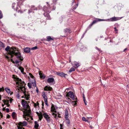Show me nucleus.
<instances>
[{
	"label": "nucleus",
	"instance_id": "f257e3e1",
	"mask_svg": "<svg viewBox=\"0 0 129 129\" xmlns=\"http://www.w3.org/2000/svg\"><path fill=\"white\" fill-rule=\"evenodd\" d=\"M5 49L7 51L6 53L7 55L5 56V57L8 59H9L10 57L12 58L14 55H15L17 56V58L20 60H23V59L20 53L16 48L13 47L10 48V46H8Z\"/></svg>",
	"mask_w": 129,
	"mask_h": 129
},
{
	"label": "nucleus",
	"instance_id": "f03ea898",
	"mask_svg": "<svg viewBox=\"0 0 129 129\" xmlns=\"http://www.w3.org/2000/svg\"><path fill=\"white\" fill-rule=\"evenodd\" d=\"M13 78L14 79L15 81H16V84H18V92H20L21 91H23L24 93V98L27 100H29L30 97V95L29 93L28 92H26L24 91L25 88V86L26 84L23 81H22L21 79H19L18 78L15 76L14 75H13Z\"/></svg>",
	"mask_w": 129,
	"mask_h": 129
},
{
	"label": "nucleus",
	"instance_id": "7ed1b4c3",
	"mask_svg": "<svg viewBox=\"0 0 129 129\" xmlns=\"http://www.w3.org/2000/svg\"><path fill=\"white\" fill-rule=\"evenodd\" d=\"M22 104L23 107L25 108L24 111H23V112L25 114L23 115V117L25 118V119L27 120L26 118V116H29L31 113V110L30 109L29 107L27 105V103L24 100H22Z\"/></svg>",
	"mask_w": 129,
	"mask_h": 129
},
{
	"label": "nucleus",
	"instance_id": "20e7f679",
	"mask_svg": "<svg viewBox=\"0 0 129 129\" xmlns=\"http://www.w3.org/2000/svg\"><path fill=\"white\" fill-rule=\"evenodd\" d=\"M37 114L38 115L39 117V119L40 120H41L43 118V115L44 117L46 119L47 121L49 122L50 121V117L47 114L45 113H42L40 112L39 113L38 112H36Z\"/></svg>",
	"mask_w": 129,
	"mask_h": 129
},
{
	"label": "nucleus",
	"instance_id": "39448f33",
	"mask_svg": "<svg viewBox=\"0 0 129 129\" xmlns=\"http://www.w3.org/2000/svg\"><path fill=\"white\" fill-rule=\"evenodd\" d=\"M66 96L68 97V99H69V97H70L73 100L75 99V96L73 93L71 91H70L68 92H67V94L66 95Z\"/></svg>",
	"mask_w": 129,
	"mask_h": 129
},
{
	"label": "nucleus",
	"instance_id": "423d86ee",
	"mask_svg": "<svg viewBox=\"0 0 129 129\" xmlns=\"http://www.w3.org/2000/svg\"><path fill=\"white\" fill-rule=\"evenodd\" d=\"M121 18L122 17L119 18L114 17H113L112 18L109 19L107 20L110 21H114L120 20L121 19ZM105 21H106V20Z\"/></svg>",
	"mask_w": 129,
	"mask_h": 129
},
{
	"label": "nucleus",
	"instance_id": "0eeeda50",
	"mask_svg": "<svg viewBox=\"0 0 129 129\" xmlns=\"http://www.w3.org/2000/svg\"><path fill=\"white\" fill-rule=\"evenodd\" d=\"M18 124L20 126H26L27 124V123L26 121H24L22 122H19L18 123Z\"/></svg>",
	"mask_w": 129,
	"mask_h": 129
},
{
	"label": "nucleus",
	"instance_id": "6e6552de",
	"mask_svg": "<svg viewBox=\"0 0 129 129\" xmlns=\"http://www.w3.org/2000/svg\"><path fill=\"white\" fill-rule=\"evenodd\" d=\"M106 20L102 19L99 18H96L95 20H93L92 22L93 24H94L98 21H105Z\"/></svg>",
	"mask_w": 129,
	"mask_h": 129
},
{
	"label": "nucleus",
	"instance_id": "1a4fd4ad",
	"mask_svg": "<svg viewBox=\"0 0 129 129\" xmlns=\"http://www.w3.org/2000/svg\"><path fill=\"white\" fill-rule=\"evenodd\" d=\"M52 89L51 87L47 86H45L44 88V90L45 91H51Z\"/></svg>",
	"mask_w": 129,
	"mask_h": 129
},
{
	"label": "nucleus",
	"instance_id": "9d476101",
	"mask_svg": "<svg viewBox=\"0 0 129 129\" xmlns=\"http://www.w3.org/2000/svg\"><path fill=\"white\" fill-rule=\"evenodd\" d=\"M30 50V49L28 47H26L24 49V52L26 53L29 52Z\"/></svg>",
	"mask_w": 129,
	"mask_h": 129
},
{
	"label": "nucleus",
	"instance_id": "9b49d317",
	"mask_svg": "<svg viewBox=\"0 0 129 129\" xmlns=\"http://www.w3.org/2000/svg\"><path fill=\"white\" fill-rule=\"evenodd\" d=\"M74 67L75 68H78L80 66L79 63L76 61H75L74 62Z\"/></svg>",
	"mask_w": 129,
	"mask_h": 129
},
{
	"label": "nucleus",
	"instance_id": "f8f14e48",
	"mask_svg": "<svg viewBox=\"0 0 129 129\" xmlns=\"http://www.w3.org/2000/svg\"><path fill=\"white\" fill-rule=\"evenodd\" d=\"M57 74L58 75L60 76L61 77H64L66 75H67L66 74H65L63 73L58 72L57 73Z\"/></svg>",
	"mask_w": 129,
	"mask_h": 129
},
{
	"label": "nucleus",
	"instance_id": "ddd939ff",
	"mask_svg": "<svg viewBox=\"0 0 129 129\" xmlns=\"http://www.w3.org/2000/svg\"><path fill=\"white\" fill-rule=\"evenodd\" d=\"M47 41H50L53 40V39L50 36L47 37Z\"/></svg>",
	"mask_w": 129,
	"mask_h": 129
},
{
	"label": "nucleus",
	"instance_id": "4468645a",
	"mask_svg": "<svg viewBox=\"0 0 129 129\" xmlns=\"http://www.w3.org/2000/svg\"><path fill=\"white\" fill-rule=\"evenodd\" d=\"M47 81L49 83L53 82L54 81V79L53 78H49Z\"/></svg>",
	"mask_w": 129,
	"mask_h": 129
},
{
	"label": "nucleus",
	"instance_id": "2eb2a0df",
	"mask_svg": "<svg viewBox=\"0 0 129 129\" xmlns=\"http://www.w3.org/2000/svg\"><path fill=\"white\" fill-rule=\"evenodd\" d=\"M39 75L41 78L44 79L45 77V75L41 73V72H39Z\"/></svg>",
	"mask_w": 129,
	"mask_h": 129
},
{
	"label": "nucleus",
	"instance_id": "dca6fc26",
	"mask_svg": "<svg viewBox=\"0 0 129 129\" xmlns=\"http://www.w3.org/2000/svg\"><path fill=\"white\" fill-rule=\"evenodd\" d=\"M51 111L52 112H56L55 109L54 105H52V106L51 107Z\"/></svg>",
	"mask_w": 129,
	"mask_h": 129
},
{
	"label": "nucleus",
	"instance_id": "f3484780",
	"mask_svg": "<svg viewBox=\"0 0 129 129\" xmlns=\"http://www.w3.org/2000/svg\"><path fill=\"white\" fill-rule=\"evenodd\" d=\"M65 118H68L69 116L68 115V110H65Z\"/></svg>",
	"mask_w": 129,
	"mask_h": 129
},
{
	"label": "nucleus",
	"instance_id": "a211bd4d",
	"mask_svg": "<svg viewBox=\"0 0 129 129\" xmlns=\"http://www.w3.org/2000/svg\"><path fill=\"white\" fill-rule=\"evenodd\" d=\"M2 101L5 104L7 105L8 104H9V101L7 100H3Z\"/></svg>",
	"mask_w": 129,
	"mask_h": 129
},
{
	"label": "nucleus",
	"instance_id": "6ab92c4d",
	"mask_svg": "<svg viewBox=\"0 0 129 129\" xmlns=\"http://www.w3.org/2000/svg\"><path fill=\"white\" fill-rule=\"evenodd\" d=\"M35 128H38L39 126V125L38 124V122L37 121H35Z\"/></svg>",
	"mask_w": 129,
	"mask_h": 129
},
{
	"label": "nucleus",
	"instance_id": "aec40b11",
	"mask_svg": "<svg viewBox=\"0 0 129 129\" xmlns=\"http://www.w3.org/2000/svg\"><path fill=\"white\" fill-rule=\"evenodd\" d=\"M82 119L83 121H84L85 122H89V121L88 120V119H86V118H85V117H83L82 118Z\"/></svg>",
	"mask_w": 129,
	"mask_h": 129
},
{
	"label": "nucleus",
	"instance_id": "412c9836",
	"mask_svg": "<svg viewBox=\"0 0 129 129\" xmlns=\"http://www.w3.org/2000/svg\"><path fill=\"white\" fill-rule=\"evenodd\" d=\"M5 90L8 93H10L11 92L10 90L9 89L6 88L5 89Z\"/></svg>",
	"mask_w": 129,
	"mask_h": 129
},
{
	"label": "nucleus",
	"instance_id": "4be33fe9",
	"mask_svg": "<svg viewBox=\"0 0 129 129\" xmlns=\"http://www.w3.org/2000/svg\"><path fill=\"white\" fill-rule=\"evenodd\" d=\"M75 69L73 68H71V69L69 70V72L71 73L72 72V71H75Z\"/></svg>",
	"mask_w": 129,
	"mask_h": 129
},
{
	"label": "nucleus",
	"instance_id": "5701e85b",
	"mask_svg": "<svg viewBox=\"0 0 129 129\" xmlns=\"http://www.w3.org/2000/svg\"><path fill=\"white\" fill-rule=\"evenodd\" d=\"M0 47H5L4 45L1 42H0Z\"/></svg>",
	"mask_w": 129,
	"mask_h": 129
},
{
	"label": "nucleus",
	"instance_id": "b1692460",
	"mask_svg": "<svg viewBox=\"0 0 129 129\" xmlns=\"http://www.w3.org/2000/svg\"><path fill=\"white\" fill-rule=\"evenodd\" d=\"M29 75L30 77H31L34 80V81L35 82V81L34 79V76L32 75L30 73H29Z\"/></svg>",
	"mask_w": 129,
	"mask_h": 129
},
{
	"label": "nucleus",
	"instance_id": "393cba45",
	"mask_svg": "<svg viewBox=\"0 0 129 129\" xmlns=\"http://www.w3.org/2000/svg\"><path fill=\"white\" fill-rule=\"evenodd\" d=\"M28 86L29 87V88H30L31 87V86H32V83H28Z\"/></svg>",
	"mask_w": 129,
	"mask_h": 129
},
{
	"label": "nucleus",
	"instance_id": "a878e982",
	"mask_svg": "<svg viewBox=\"0 0 129 129\" xmlns=\"http://www.w3.org/2000/svg\"><path fill=\"white\" fill-rule=\"evenodd\" d=\"M19 69L21 72H23L24 71V69L21 67H20L19 68Z\"/></svg>",
	"mask_w": 129,
	"mask_h": 129
},
{
	"label": "nucleus",
	"instance_id": "bb28decb",
	"mask_svg": "<svg viewBox=\"0 0 129 129\" xmlns=\"http://www.w3.org/2000/svg\"><path fill=\"white\" fill-rule=\"evenodd\" d=\"M65 119H66V122L68 124H69L70 123V121L69 119L68 118H65Z\"/></svg>",
	"mask_w": 129,
	"mask_h": 129
},
{
	"label": "nucleus",
	"instance_id": "cd10ccee",
	"mask_svg": "<svg viewBox=\"0 0 129 129\" xmlns=\"http://www.w3.org/2000/svg\"><path fill=\"white\" fill-rule=\"evenodd\" d=\"M15 4L14 3L12 5V7L15 10H17V8H15Z\"/></svg>",
	"mask_w": 129,
	"mask_h": 129
},
{
	"label": "nucleus",
	"instance_id": "c85d7f7f",
	"mask_svg": "<svg viewBox=\"0 0 129 129\" xmlns=\"http://www.w3.org/2000/svg\"><path fill=\"white\" fill-rule=\"evenodd\" d=\"M16 113L15 112H13L12 114V116L13 118H15Z\"/></svg>",
	"mask_w": 129,
	"mask_h": 129
},
{
	"label": "nucleus",
	"instance_id": "c756f323",
	"mask_svg": "<svg viewBox=\"0 0 129 129\" xmlns=\"http://www.w3.org/2000/svg\"><path fill=\"white\" fill-rule=\"evenodd\" d=\"M3 17L2 13L1 11L0 10V19L2 18Z\"/></svg>",
	"mask_w": 129,
	"mask_h": 129
},
{
	"label": "nucleus",
	"instance_id": "7c9ffc66",
	"mask_svg": "<svg viewBox=\"0 0 129 129\" xmlns=\"http://www.w3.org/2000/svg\"><path fill=\"white\" fill-rule=\"evenodd\" d=\"M32 86H33L34 87H35L36 86V84L35 83L32 82Z\"/></svg>",
	"mask_w": 129,
	"mask_h": 129
},
{
	"label": "nucleus",
	"instance_id": "2f4dec72",
	"mask_svg": "<svg viewBox=\"0 0 129 129\" xmlns=\"http://www.w3.org/2000/svg\"><path fill=\"white\" fill-rule=\"evenodd\" d=\"M52 115L55 118H56L57 116V114H55L54 113H52Z\"/></svg>",
	"mask_w": 129,
	"mask_h": 129
},
{
	"label": "nucleus",
	"instance_id": "473e14b6",
	"mask_svg": "<svg viewBox=\"0 0 129 129\" xmlns=\"http://www.w3.org/2000/svg\"><path fill=\"white\" fill-rule=\"evenodd\" d=\"M77 101H74L72 102V104L73 105L75 106L76 104V102Z\"/></svg>",
	"mask_w": 129,
	"mask_h": 129
},
{
	"label": "nucleus",
	"instance_id": "72a5a7b5",
	"mask_svg": "<svg viewBox=\"0 0 129 129\" xmlns=\"http://www.w3.org/2000/svg\"><path fill=\"white\" fill-rule=\"evenodd\" d=\"M37 46L32 47L31 48V49L32 50H34L37 49Z\"/></svg>",
	"mask_w": 129,
	"mask_h": 129
},
{
	"label": "nucleus",
	"instance_id": "f704fd0d",
	"mask_svg": "<svg viewBox=\"0 0 129 129\" xmlns=\"http://www.w3.org/2000/svg\"><path fill=\"white\" fill-rule=\"evenodd\" d=\"M43 95V97L44 98H45L46 97V95L45 94L44 92L43 93V95Z\"/></svg>",
	"mask_w": 129,
	"mask_h": 129
},
{
	"label": "nucleus",
	"instance_id": "c9c22d12",
	"mask_svg": "<svg viewBox=\"0 0 129 129\" xmlns=\"http://www.w3.org/2000/svg\"><path fill=\"white\" fill-rule=\"evenodd\" d=\"M4 90V89L3 88H0V91H3Z\"/></svg>",
	"mask_w": 129,
	"mask_h": 129
},
{
	"label": "nucleus",
	"instance_id": "e433bc0d",
	"mask_svg": "<svg viewBox=\"0 0 129 129\" xmlns=\"http://www.w3.org/2000/svg\"><path fill=\"white\" fill-rule=\"evenodd\" d=\"M20 62V61L19 60H16L15 61V62L17 64L18 63V62Z\"/></svg>",
	"mask_w": 129,
	"mask_h": 129
},
{
	"label": "nucleus",
	"instance_id": "4c0bfd02",
	"mask_svg": "<svg viewBox=\"0 0 129 129\" xmlns=\"http://www.w3.org/2000/svg\"><path fill=\"white\" fill-rule=\"evenodd\" d=\"M44 101L45 102H47V98H44Z\"/></svg>",
	"mask_w": 129,
	"mask_h": 129
},
{
	"label": "nucleus",
	"instance_id": "58836bf2",
	"mask_svg": "<svg viewBox=\"0 0 129 129\" xmlns=\"http://www.w3.org/2000/svg\"><path fill=\"white\" fill-rule=\"evenodd\" d=\"M83 101H84V103H85V105H87L86 102L85 101V99H84V100H83Z\"/></svg>",
	"mask_w": 129,
	"mask_h": 129
},
{
	"label": "nucleus",
	"instance_id": "ea45409f",
	"mask_svg": "<svg viewBox=\"0 0 129 129\" xmlns=\"http://www.w3.org/2000/svg\"><path fill=\"white\" fill-rule=\"evenodd\" d=\"M6 111L7 112H9V110L8 108H7L6 109Z\"/></svg>",
	"mask_w": 129,
	"mask_h": 129
},
{
	"label": "nucleus",
	"instance_id": "a19ab883",
	"mask_svg": "<svg viewBox=\"0 0 129 129\" xmlns=\"http://www.w3.org/2000/svg\"><path fill=\"white\" fill-rule=\"evenodd\" d=\"M18 12L19 13L20 12V13H23V12L22 11H21V10H19L18 11Z\"/></svg>",
	"mask_w": 129,
	"mask_h": 129
},
{
	"label": "nucleus",
	"instance_id": "79ce46f5",
	"mask_svg": "<svg viewBox=\"0 0 129 129\" xmlns=\"http://www.w3.org/2000/svg\"><path fill=\"white\" fill-rule=\"evenodd\" d=\"M83 100H84V99H85V95L84 94H83Z\"/></svg>",
	"mask_w": 129,
	"mask_h": 129
},
{
	"label": "nucleus",
	"instance_id": "37998d69",
	"mask_svg": "<svg viewBox=\"0 0 129 129\" xmlns=\"http://www.w3.org/2000/svg\"><path fill=\"white\" fill-rule=\"evenodd\" d=\"M11 61L13 63H15L14 62V61H13V60L12 59H11Z\"/></svg>",
	"mask_w": 129,
	"mask_h": 129
},
{
	"label": "nucleus",
	"instance_id": "c03bdc74",
	"mask_svg": "<svg viewBox=\"0 0 129 129\" xmlns=\"http://www.w3.org/2000/svg\"><path fill=\"white\" fill-rule=\"evenodd\" d=\"M18 128L19 129H24V128H21L20 127H18Z\"/></svg>",
	"mask_w": 129,
	"mask_h": 129
},
{
	"label": "nucleus",
	"instance_id": "a18cd8bd",
	"mask_svg": "<svg viewBox=\"0 0 129 129\" xmlns=\"http://www.w3.org/2000/svg\"><path fill=\"white\" fill-rule=\"evenodd\" d=\"M7 117L8 118H9L10 117V116L9 115H8Z\"/></svg>",
	"mask_w": 129,
	"mask_h": 129
},
{
	"label": "nucleus",
	"instance_id": "49530a36",
	"mask_svg": "<svg viewBox=\"0 0 129 129\" xmlns=\"http://www.w3.org/2000/svg\"><path fill=\"white\" fill-rule=\"evenodd\" d=\"M90 118V117H87L86 118V119H87L88 120L90 118Z\"/></svg>",
	"mask_w": 129,
	"mask_h": 129
},
{
	"label": "nucleus",
	"instance_id": "de8ad7c7",
	"mask_svg": "<svg viewBox=\"0 0 129 129\" xmlns=\"http://www.w3.org/2000/svg\"><path fill=\"white\" fill-rule=\"evenodd\" d=\"M45 104L47 105V106H48L47 102H45Z\"/></svg>",
	"mask_w": 129,
	"mask_h": 129
},
{
	"label": "nucleus",
	"instance_id": "09e8293b",
	"mask_svg": "<svg viewBox=\"0 0 129 129\" xmlns=\"http://www.w3.org/2000/svg\"><path fill=\"white\" fill-rule=\"evenodd\" d=\"M5 108H3V111H5Z\"/></svg>",
	"mask_w": 129,
	"mask_h": 129
},
{
	"label": "nucleus",
	"instance_id": "8fccbe9b",
	"mask_svg": "<svg viewBox=\"0 0 129 129\" xmlns=\"http://www.w3.org/2000/svg\"><path fill=\"white\" fill-rule=\"evenodd\" d=\"M58 116L59 118L61 117V116H60V114H58Z\"/></svg>",
	"mask_w": 129,
	"mask_h": 129
},
{
	"label": "nucleus",
	"instance_id": "3c124183",
	"mask_svg": "<svg viewBox=\"0 0 129 129\" xmlns=\"http://www.w3.org/2000/svg\"><path fill=\"white\" fill-rule=\"evenodd\" d=\"M0 115H1V117H2L3 116H2V113L0 112Z\"/></svg>",
	"mask_w": 129,
	"mask_h": 129
},
{
	"label": "nucleus",
	"instance_id": "603ef678",
	"mask_svg": "<svg viewBox=\"0 0 129 129\" xmlns=\"http://www.w3.org/2000/svg\"><path fill=\"white\" fill-rule=\"evenodd\" d=\"M94 24H93V22H92V23L90 25V26H91Z\"/></svg>",
	"mask_w": 129,
	"mask_h": 129
},
{
	"label": "nucleus",
	"instance_id": "864d4df0",
	"mask_svg": "<svg viewBox=\"0 0 129 129\" xmlns=\"http://www.w3.org/2000/svg\"><path fill=\"white\" fill-rule=\"evenodd\" d=\"M94 24H93V22H92V23L90 25V26H91Z\"/></svg>",
	"mask_w": 129,
	"mask_h": 129
},
{
	"label": "nucleus",
	"instance_id": "5fc2aeb1",
	"mask_svg": "<svg viewBox=\"0 0 129 129\" xmlns=\"http://www.w3.org/2000/svg\"><path fill=\"white\" fill-rule=\"evenodd\" d=\"M34 105H35V107L36 106H37V105L36 103H35L34 104Z\"/></svg>",
	"mask_w": 129,
	"mask_h": 129
},
{
	"label": "nucleus",
	"instance_id": "6e6d98bb",
	"mask_svg": "<svg viewBox=\"0 0 129 129\" xmlns=\"http://www.w3.org/2000/svg\"><path fill=\"white\" fill-rule=\"evenodd\" d=\"M114 29H115V31H117V30L116 29V27H115L114 28Z\"/></svg>",
	"mask_w": 129,
	"mask_h": 129
},
{
	"label": "nucleus",
	"instance_id": "4d7b16f0",
	"mask_svg": "<svg viewBox=\"0 0 129 129\" xmlns=\"http://www.w3.org/2000/svg\"><path fill=\"white\" fill-rule=\"evenodd\" d=\"M1 100V95H0V100Z\"/></svg>",
	"mask_w": 129,
	"mask_h": 129
},
{
	"label": "nucleus",
	"instance_id": "13d9d810",
	"mask_svg": "<svg viewBox=\"0 0 129 129\" xmlns=\"http://www.w3.org/2000/svg\"><path fill=\"white\" fill-rule=\"evenodd\" d=\"M42 105L43 106H44V103L43 102H42Z\"/></svg>",
	"mask_w": 129,
	"mask_h": 129
},
{
	"label": "nucleus",
	"instance_id": "bf43d9fd",
	"mask_svg": "<svg viewBox=\"0 0 129 129\" xmlns=\"http://www.w3.org/2000/svg\"><path fill=\"white\" fill-rule=\"evenodd\" d=\"M12 99H10V101L11 102L12 101Z\"/></svg>",
	"mask_w": 129,
	"mask_h": 129
},
{
	"label": "nucleus",
	"instance_id": "052dcab7",
	"mask_svg": "<svg viewBox=\"0 0 129 129\" xmlns=\"http://www.w3.org/2000/svg\"><path fill=\"white\" fill-rule=\"evenodd\" d=\"M7 105V106L8 107H9V106H10V105L9 104H8V105Z\"/></svg>",
	"mask_w": 129,
	"mask_h": 129
},
{
	"label": "nucleus",
	"instance_id": "680f3d73",
	"mask_svg": "<svg viewBox=\"0 0 129 129\" xmlns=\"http://www.w3.org/2000/svg\"><path fill=\"white\" fill-rule=\"evenodd\" d=\"M126 49H126V48L124 50V51H125V50H126Z\"/></svg>",
	"mask_w": 129,
	"mask_h": 129
},
{
	"label": "nucleus",
	"instance_id": "e2e57ef3",
	"mask_svg": "<svg viewBox=\"0 0 129 129\" xmlns=\"http://www.w3.org/2000/svg\"><path fill=\"white\" fill-rule=\"evenodd\" d=\"M69 89V88H67V89H66V90H68Z\"/></svg>",
	"mask_w": 129,
	"mask_h": 129
},
{
	"label": "nucleus",
	"instance_id": "0e129e2a",
	"mask_svg": "<svg viewBox=\"0 0 129 129\" xmlns=\"http://www.w3.org/2000/svg\"><path fill=\"white\" fill-rule=\"evenodd\" d=\"M4 105L3 104V105H2V106L3 107H4Z\"/></svg>",
	"mask_w": 129,
	"mask_h": 129
},
{
	"label": "nucleus",
	"instance_id": "69168bd1",
	"mask_svg": "<svg viewBox=\"0 0 129 129\" xmlns=\"http://www.w3.org/2000/svg\"><path fill=\"white\" fill-rule=\"evenodd\" d=\"M18 106L19 107L20 106V105H19Z\"/></svg>",
	"mask_w": 129,
	"mask_h": 129
},
{
	"label": "nucleus",
	"instance_id": "338daca9",
	"mask_svg": "<svg viewBox=\"0 0 129 129\" xmlns=\"http://www.w3.org/2000/svg\"><path fill=\"white\" fill-rule=\"evenodd\" d=\"M37 105H39V103H38L37 102Z\"/></svg>",
	"mask_w": 129,
	"mask_h": 129
},
{
	"label": "nucleus",
	"instance_id": "774afa93",
	"mask_svg": "<svg viewBox=\"0 0 129 129\" xmlns=\"http://www.w3.org/2000/svg\"><path fill=\"white\" fill-rule=\"evenodd\" d=\"M60 129H62L61 128H60Z\"/></svg>",
	"mask_w": 129,
	"mask_h": 129
}]
</instances>
